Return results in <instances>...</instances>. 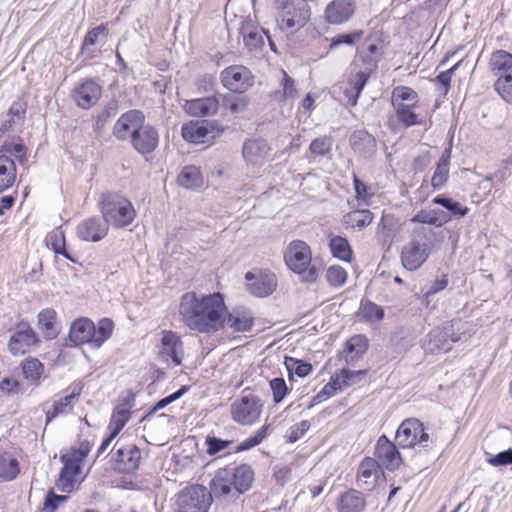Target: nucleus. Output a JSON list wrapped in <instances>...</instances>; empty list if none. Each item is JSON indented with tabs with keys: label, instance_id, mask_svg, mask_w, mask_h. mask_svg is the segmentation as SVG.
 I'll use <instances>...</instances> for the list:
<instances>
[{
	"label": "nucleus",
	"instance_id": "28",
	"mask_svg": "<svg viewBox=\"0 0 512 512\" xmlns=\"http://www.w3.org/2000/svg\"><path fill=\"white\" fill-rule=\"evenodd\" d=\"M336 508L338 512H363L366 508L365 496L356 489H349L339 495Z\"/></svg>",
	"mask_w": 512,
	"mask_h": 512
},
{
	"label": "nucleus",
	"instance_id": "30",
	"mask_svg": "<svg viewBox=\"0 0 512 512\" xmlns=\"http://www.w3.org/2000/svg\"><path fill=\"white\" fill-rule=\"evenodd\" d=\"M271 150L270 145L264 139L247 140L242 149L244 159L250 164H258L265 160Z\"/></svg>",
	"mask_w": 512,
	"mask_h": 512
},
{
	"label": "nucleus",
	"instance_id": "36",
	"mask_svg": "<svg viewBox=\"0 0 512 512\" xmlns=\"http://www.w3.org/2000/svg\"><path fill=\"white\" fill-rule=\"evenodd\" d=\"M80 392V389L76 390V388H74L70 394L63 396L58 400H54L52 408L46 411V423L51 422L60 415L70 413L75 401L80 396Z\"/></svg>",
	"mask_w": 512,
	"mask_h": 512
},
{
	"label": "nucleus",
	"instance_id": "62",
	"mask_svg": "<svg viewBox=\"0 0 512 512\" xmlns=\"http://www.w3.org/2000/svg\"><path fill=\"white\" fill-rule=\"evenodd\" d=\"M332 145L333 140L330 136H321L310 143L309 150L314 156H325L331 151Z\"/></svg>",
	"mask_w": 512,
	"mask_h": 512
},
{
	"label": "nucleus",
	"instance_id": "11",
	"mask_svg": "<svg viewBox=\"0 0 512 512\" xmlns=\"http://www.w3.org/2000/svg\"><path fill=\"white\" fill-rule=\"evenodd\" d=\"M460 336L455 334L453 324H447L443 327L433 328L423 341V349L431 354L448 352L452 344L459 341Z\"/></svg>",
	"mask_w": 512,
	"mask_h": 512
},
{
	"label": "nucleus",
	"instance_id": "10",
	"mask_svg": "<svg viewBox=\"0 0 512 512\" xmlns=\"http://www.w3.org/2000/svg\"><path fill=\"white\" fill-rule=\"evenodd\" d=\"M263 401L256 395H243L231 404V417L240 425H252L260 417Z\"/></svg>",
	"mask_w": 512,
	"mask_h": 512
},
{
	"label": "nucleus",
	"instance_id": "1",
	"mask_svg": "<svg viewBox=\"0 0 512 512\" xmlns=\"http://www.w3.org/2000/svg\"><path fill=\"white\" fill-rule=\"evenodd\" d=\"M225 311V302L220 293L199 295L187 292L181 296L179 314L190 330L199 333L219 330L224 326Z\"/></svg>",
	"mask_w": 512,
	"mask_h": 512
},
{
	"label": "nucleus",
	"instance_id": "33",
	"mask_svg": "<svg viewBox=\"0 0 512 512\" xmlns=\"http://www.w3.org/2000/svg\"><path fill=\"white\" fill-rule=\"evenodd\" d=\"M451 158L452 144L450 143L442 152L432 175L431 186L434 190H440L446 184L449 177Z\"/></svg>",
	"mask_w": 512,
	"mask_h": 512
},
{
	"label": "nucleus",
	"instance_id": "9",
	"mask_svg": "<svg viewBox=\"0 0 512 512\" xmlns=\"http://www.w3.org/2000/svg\"><path fill=\"white\" fill-rule=\"evenodd\" d=\"M224 127L216 120H197L186 123L181 128L184 140L194 143H206L220 137Z\"/></svg>",
	"mask_w": 512,
	"mask_h": 512
},
{
	"label": "nucleus",
	"instance_id": "25",
	"mask_svg": "<svg viewBox=\"0 0 512 512\" xmlns=\"http://www.w3.org/2000/svg\"><path fill=\"white\" fill-rule=\"evenodd\" d=\"M371 73L369 70L360 69L352 71L348 77V87L344 90V96L350 106H355L358 99L366 86Z\"/></svg>",
	"mask_w": 512,
	"mask_h": 512
},
{
	"label": "nucleus",
	"instance_id": "31",
	"mask_svg": "<svg viewBox=\"0 0 512 512\" xmlns=\"http://www.w3.org/2000/svg\"><path fill=\"white\" fill-rule=\"evenodd\" d=\"M37 327L46 340L56 339L60 333L56 311L52 308L42 309L37 315Z\"/></svg>",
	"mask_w": 512,
	"mask_h": 512
},
{
	"label": "nucleus",
	"instance_id": "45",
	"mask_svg": "<svg viewBox=\"0 0 512 512\" xmlns=\"http://www.w3.org/2000/svg\"><path fill=\"white\" fill-rule=\"evenodd\" d=\"M15 161L4 155H0V193L9 189L16 180Z\"/></svg>",
	"mask_w": 512,
	"mask_h": 512
},
{
	"label": "nucleus",
	"instance_id": "23",
	"mask_svg": "<svg viewBox=\"0 0 512 512\" xmlns=\"http://www.w3.org/2000/svg\"><path fill=\"white\" fill-rule=\"evenodd\" d=\"M354 11V0H333L325 9V17L331 24H342L352 17Z\"/></svg>",
	"mask_w": 512,
	"mask_h": 512
},
{
	"label": "nucleus",
	"instance_id": "57",
	"mask_svg": "<svg viewBox=\"0 0 512 512\" xmlns=\"http://www.w3.org/2000/svg\"><path fill=\"white\" fill-rule=\"evenodd\" d=\"M334 374L339 377V382H341V386L344 389L361 381V379L367 374V370L352 371L347 367H344L339 373Z\"/></svg>",
	"mask_w": 512,
	"mask_h": 512
},
{
	"label": "nucleus",
	"instance_id": "55",
	"mask_svg": "<svg viewBox=\"0 0 512 512\" xmlns=\"http://www.w3.org/2000/svg\"><path fill=\"white\" fill-rule=\"evenodd\" d=\"M189 390V386L182 385L177 391L174 393L160 399L156 402V404L149 409V411L142 417L141 421H145L149 419L153 414H155L157 411L164 409L169 404L175 402L176 400L180 399L184 394L187 393Z\"/></svg>",
	"mask_w": 512,
	"mask_h": 512
},
{
	"label": "nucleus",
	"instance_id": "60",
	"mask_svg": "<svg viewBox=\"0 0 512 512\" xmlns=\"http://www.w3.org/2000/svg\"><path fill=\"white\" fill-rule=\"evenodd\" d=\"M494 88L504 101L512 104V74L497 78Z\"/></svg>",
	"mask_w": 512,
	"mask_h": 512
},
{
	"label": "nucleus",
	"instance_id": "51",
	"mask_svg": "<svg viewBox=\"0 0 512 512\" xmlns=\"http://www.w3.org/2000/svg\"><path fill=\"white\" fill-rule=\"evenodd\" d=\"M342 390L343 388L341 386V382H339V377L333 374L330 377L329 382L325 384L324 387L315 396H313L311 403L308 407L311 408L313 406H316L333 397Z\"/></svg>",
	"mask_w": 512,
	"mask_h": 512
},
{
	"label": "nucleus",
	"instance_id": "3",
	"mask_svg": "<svg viewBox=\"0 0 512 512\" xmlns=\"http://www.w3.org/2000/svg\"><path fill=\"white\" fill-rule=\"evenodd\" d=\"M98 205L105 222L116 229L128 227L137 215L132 202L117 192L102 193Z\"/></svg>",
	"mask_w": 512,
	"mask_h": 512
},
{
	"label": "nucleus",
	"instance_id": "54",
	"mask_svg": "<svg viewBox=\"0 0 512 512\" xmlns=\"http://www.w3.org/2000/svg\"><path fill=\"white\" fill-rule=\"evenodd\" d=\"M0 155L10 158L14 156L20 164L27 162V148L21 141L18 143L5 141L0 146Z\"/></svg>",
	"mask_w": 512,
	"mask_h": 512
},
{
	"label": "nucleus",
	"instance_id": "27",
	"mask_svg": "<svg viewBox=\"0 0 512 512\" xmlns=\"http://www.w3.org/2000/svg\"><path fill=\"white\" fill-rule=\"evenodd\" d=\"M368 349V339L363 334H357L348 339L345 348L341 353V358L348 365H353L361 359Z\"/></svg>",
	"mask_w": 512,
	"mask_h": 512
},
{
	"label": "nucleus",
	"instance_id": "47",
	"mask_svg": "<svg viewBox=\"0 0 512 512\" xmlns=\"http://www.w3.org/2000/svg\"><path fill=\"white\" fill-rule=\"evenodd\" d=\"M20 473L19 462L9 452H0V479L12 481Z\"/></svg>",
	"mask_w": 512,
	"mask_h": 512
},
{
	"label": "nucleus",
	"instance_id": "44",
	"mask_svg": "<svg viewBox=\"0 0 512 512\" xmlns=\"http://www.w3.org/2000/svg\"><path fill=\"white\" fill-rule=\"evenodd\" d=\"M329 249L334 258L350 263L353 259V250L346 237L332 236L329 239Z\"/></svg>",
	"mask_w": 512,
	"mask_h": 512
},
{
	"label": "nucleus",
	"instance_id": "4",
	"mask_svg": "<svg viewBox=\"0 0 512 512\" xmlns=\"http://www.w3.org/2000/svg\"><path fill=\"white\" fill-rule=\"evenodd\" d=\"M114 323L109 318H102L97 325L89 318H79L72 322L69 339L75 345L89 344L100 348L112 335Z\"/></svg>",
	"mask_w": 512,
	"mask_h": 512
},
{
	"label": "nucleus",
	"instance_id": "53",
	"mask_svg": "<svg viewBox=\"0 0 512 512\" xmlns=\"http://www.w3.org/2000/svg\"><path fill=\"white\" fill-rule=\"evenodd\" d=\"M284 365L288 371L290 379L292 378L293 375H297L300 378L306 377L313 370V366L311 363L291 356L285 357Z\"/></svg>",
	"mask_w": 512,
	"mask_h": 512
},
{
	"label": "nucleus",
	"instance_id": "15",
	"mask_svg": "<svg viewBox=\"0 0 512 512\" xmlns=\"http://www.w3.org/2000/svg\"><path fill=\"white\" fill-rule=\"evenodd\" d=\"M249 292L257 297L271 295L277 287V279L270 271L247 272L245 274Z\"/></svg>",
	"mask_w": 512,
	"mask_h": 512
},
{
	"label": "nucleus",
	"instance_id": "64",
	"mask_svg": "<svg viewBox=\"0 0 512 512\" xmlns=\"http://www.w3.org/2000/svg\"><path fill=\"white\" fill-rule=\"evenodd\" d=\"M310 428V422L308 420H302L292 425L286 434L288 443H295L301 439Z\"/></svg>",
	"mask_w": 512,
	"mask_h": 512
},
{
	"label": "nucleus",
	"instance_id": "38",
	"mask_svg": "<svg viewBox=\"0 0 512 512\" xmlns=\"http://www.w3.org/2000/svg\"><path fill=\"white\" fill-rule=\"evenodd\" d=\"M253 324V314L247 309H234L229 313L227 319H224V325H227L236 332L250 331Z\"/></svg>",
	"mask_w": 512,
	"mask_h": 512
},
{
	"label": "nucleus",
	"instance_id": "21",
	"mask_svg": "<svg viewBox=\"0 0 512 512\" xmlns=\"http://www.w3.org/2000/svg\"><path fill=\"white\" fill-rule=\"evenodd\" d=\"M140 449L135 444H126L117 448L114 460L116 468L123 473H132L139 467Z\"/></svg>",
	"mask_w": 512,
	"mask_h": 512
},
{
	"label": "nucleus",
	"instance_id": "59",
	"mask_svg": "<svg viewBox=\"0 0 512 512\" xmlns=\"http://www.w3.org/2000/svg\"><path fill=\"white\" fill-rule=\"evenodd\" d=\"M246 96H236L233 94H226L222 98V106L229 110L231 113H238L243 111L248 105Z\"/></svg>",
	"mask_w": 512,
	"mask_h": 512
},
{
	"label": "nucleus",
	"instance_id": "46",
	"mask_svg": "<svg viewBox=\"0 0 512 512\" xmlns=\"http://www.w3.org/2000/svg\"><path fill=\"white\" fill-rule=\"evenodd\" d=\"M360 321L375 323L383 320L385 313L381 306L368 299H363L357 312Z\"/></svg>",
	"mask_w": 512,
	"mask_h": 512
},
{
	"label": "nucleus",
	"instance_id": "40",
	"mask_svg": "<svg viewBox=\"0 0 512 512\" xmlns=\"http://www.w3.org/2000/svg\"><path fill=\"white\" fill-rule=\"evenodd\" d=\"M63 467L59 474V481L63 488L73 486L75 477L81 472V461L72 455H62Z\"/></svg>",
	"mask_w": 512,
	"mask_h": 512
},
{
	"label": "nucleus",
	"instance_id": "48",
	"mask_svg": "<svg viewBox=\"0 0 512 512\" xmlns=\"http://www.w3.org/2000/svg\"><path fill=\"white\" fill-rule=\"evenodd\" d=\"M177 181L180 186L187 189L199 188L203 183L201 171L194 165L185 166L178 175Z\"/></svg>",
	"mask_w": 512,
	"mask_h": 512
},
{
	"label": "nucleus",
	"instance_id": "50",
	"mask_svg": "<svg viewBox=\"0 0 512 512\" xmlns=\"http://www.w3.org/2000/svg\"><path fill=\"white\" fill-rule=\"evenodd\" d=\"M417 105L413 104H397L393 107L396 118L399 123L404 127L409 128L415 125H421L423 122L419 119L418 115L413 111Z\"/></svg>",
	"mask_w": 512,
	"mask_h": 512
},
{
	"label": "nucleus",
	"instance_id": "13",
	"mask_svg": "<svg viewBox=\"0 0 512 512\" xmlns=\"http://www.w3.org/2000/svg\"><path fill=\"white\" fill-rule=\"evenodd\" d=\"M221 82L231 92L242 94L253 85L254 79L248 68L233 65L221 72Z\"/></svg>",
	"mask_w": 512,
	"mask_h": 512
},
{
	"label": "nucleus",
	"instance_id": "5",
	"mask_svg": "<svg viewBox=\"0 0 512 512\" xmlns=\"http://www.w3.org/2000/svg\"><path fill=\"white\" fill-rule=\"evenodd\" d=\"M277 23L285 32H296L304 27L311 17V8L306 0H275Z\"/></svg>",
	"mask_w": 512,
	"mask_h": 512
},
{
	"label": "nucleus",
	"instance_id": "39",
	"mask_svg": "<svg viewBox=\"0 0 512 512\" xmlns=\"http://www.w3.org/2000/svg\"><path fill=\"white\" fill-rule=\"evenodd\" d=\"M489 66L491 72L498 78L512 74V54L502 49L494 51L491 54Z\"/></svg>",
	"mask_w": 512,
	"mask_h": 512
},
{
	"label": "nucleus",
	"instance_id": "20",
	"mask_svg": "<svg viewBox=\"0 0 512 512\" xmlns=\"http://www.w3.org/2000/svg\"><path fill=\"white\" fill-rule=\"evenodd\" d=\"M109 226L102 218L90 217L77 226V236L87 242H98L108 234Z\"/></svg>",
	"mask_w": 512,
	"mask_h": 512
},
{
	"label": "nucleus",
	"instance_id": "2",
	"mask_svg": "<svg viewBox=\"0 0 512 512\" xmlns=\"http://www.w3.org/2000/svg\"><path fill=\"white\" fill-rule=\"evenodd\" d=\"M113 136L119 141H129L133 149L143 157L152 154L158 147V130L146 123L142 111L131 109L123 113L115 122Z\"/></svg>",
	"mask_w": 512,
	"mask_h": 512
},
{
	"label": "nucleus",
	"instance_id": "12",
	"mask_svg": "<svg viewBox=\"0 0 512 512\" xmlns=\"http://www.w3.org/2000/svg\"><path fill=\"white\" fill-rule=\"evenodd\" d=\"M431 253L430 243L426 239L414 238L401 252V261L405 269L415 271L422 266Z\"/></svg>",
	"mask_w": 512,
	"mask_h": 512
},
{
	"label": "nucleus",
	"instance_id": "17",
	"mask_svg": "<svg viewBox=\"0 0 512 512\" xmlns=\"http://www.w3.org/2000/svg\"><path fill=\"white\" fill-rule=\"evenodd\" d=\"M383 470L379 462L371 457H365L359 464L356 483L363 490L371 491L376 486Z\"/></svg>",
	"mask_w": 512,
	"mask_h": 512
},
{
	"label": "nucleus",
	"instance_id": "22",
	"mask_svg": "<svg viewBox=\"0 0 512 512\" xmlns=\"http://www.w3.org/2000/svg\"><path fill=\"white\" fill-rule=\"evenodd\" d=\"M349 143L356 155L364 159H370L376 153V139L365 130L354 131L349 138Z\"/></svg>",
	"mask_w": 512,
	"mask_h": 512
},
{
	"label": "nucleus",
	"instance_id": "32",
	"mask_svg": "<svg viewBox=\"0 0 512 512\" xmlns=\"http://www.w3.org/2000/svg\"><path fill=\"white\" fill-rule=\"evenodd\" d=\"M230 479L237 496H239L251 488L254 481V471L250 465L241 464L230 469Z\"/></svg>",
	"mask_w": 512,
	"mask_h": 512
},
{
	"label": "nucleus",
	"instance_id": "26",
	"mask_svg": "<svg viewBox=\"0 0 512 512\" xmlns=\"http://www.w3.org/2000/svg\"><path fill=\"white\" fill-rule=\"evenodd\" d=\"M219 108V101L215 96H208L187 100L184 109L187 114L193 117H206L214 115Z\"/></svg>",
	"mask_w": 512,
	"mask_h": 512
},
{
	"label": "nucleus",
	"instance_id": "7",
	"mask_svg": "<svg viewBox=\"0 0 512 512\" xmlns=\"http://www.w3.org/2000/svg\"><path fill=\"white\" fill-rule=\"evenodd\" d=\"M211 494L202 485L185 487L177 494L174 512H208Z\"/></svg>",
	"mask_w": 512,
	"mask_h": 512
},
{
	"label": "nucleus",
	"instance_id": "35",
	"mask_svg": "<svg viewBox=\"0 0 512 512\" xmlns=\"http://www.w3.org/2000/svg\"><path fill=\"white\" fill-rule=\"evenodd\" d=\"M133 400L125 399L123 403L117 405L110 417L108 430L112 435L117 436L130 420Z\"/></svg>",
	"mask_w": 512,
	"mask_h": 512
},
{
	"label": "nucleus",
	"instance_id": "52",
	"mask_svg": "<svg viewBox=\"0 0 512 512\" xmlns=\"http://www.w3.org/2000/svg\"><path fill=\"white\" fill-rule=\"evenodd\" d=\"M419 97L417 92L408 86H396L392 90L391 104L396 107L397 104L417 105Z\"/></svg>",
	"mask_w": 512,
	"mask_h": 512
},
{
	"label": "nucleus",
	"instance_id": "16",
	"mask_svg": "<svg viewBox=\"0 0 512 512\" xmlns=\"http://www.w3.org/2000/svg\"><path fill=\"white\" fill-rule=\"evenodd\" d=\"M183 355V342L181 338L171 330H163L159 347L160 358L163 361H171L174 366H179L182 363Z\"/></svg>",
	"mask_w": 512,
	"mask_h": 512
},
{
	"label": "nucleus",
	"instance_id": "18",
	"mask_svg": "<svg viewBox=\"0 0 512 512\" xmlns=\"http://www.w3.org/2000/svg\"><path fill=\"white\" fill-rule=\"evenodd\" d=\"M102 95L101 86L94 79H86L72 91V98L82 109H90Z\"/></svg>",
	"mask_w": 512,
	"mask_h": 512
},
{
	"label": "nucleus",
	"instance_id": "49",
	"mask_svg": "<svg viewBox=\"0 0 512 512\" xmlns=\"http://www.w3.org/2000/svg\"><path fill=\"white\" fill-rule=\"evenodd\" d=\"M22 374L32 385L38 386L44 371V365L37 358H28L21 364Z\"/></svg>",
	"mask_w": 512,
	"mask_h": 512
},
{
	"label": "nucleus",
	"instance_id": "14",
	"mask_svg": "<svg viewBox=\"0 0 512 512\" xmlns=\"http://www.w3.org/2000/svg\"><path fill=\"white\" fill-rule=\"evenodd\" d=\"M39 339L28 323H19L16 331L8 342V350L12 355H24L30 352L31 347L37 345Z\"/></svg>",
	"mask_w": 512,
	"mask_h": 512
},
{
	"label": "nucleus",
	"instance_id": "6",
	"mask_svg": "<svg viewBox=\"0 0 512 512\" xmlns=\"http://www.w3.org/2000/svg\"><path fill=\"white\" fill-rule=\"evenodd\" d=\"M287 267L301 276L303 282L314 283L318 278V269L312 264V255L309 245L302 240L289 243L284 253Z\"/></svg>",
	"mask_w": 512,
	"mask_h": 512
},
{
	"label": "nucleus",
	"instance_id": "42",
	"mask_svg": "<svg viewBox=\"0 0 512 512\" xmlns=\"http://www.w3.org/2000/svg\"><path fill=\"white\" fill-rule=\"evenodd\" d=\"M432 203L443 207L454 218H463L469 213V208L462 205L459 201L448 197L444 194H439L432 199Z\"/></svg>",
	"mask_w": 512,
	"mask_h": 512
},
{
	"label": "nucleus",
	"instance_id": "37",
	"mask_svg": "<svg viewBox=\"0 0 512 512\" xmlns=\"http://www.w3.org/2000/svg\"><path fill=\"white\" fill-rule=\"evenodd\" d=\"M397 221L391 214H384L378 224L376 239L378 243L389 249L396 234Z\"/></svg>",
	"mask_w": 512,
	"mask_h": 512
},
{
	"label": "nucleus",
	"instance_id": "43",
	"mask_svg": "<svg viewBox=\"0 0 512 512\" xmlns=\"http://www.w3.org/2000/svg\"><path fill=\"white\" fill-rule=\"evenodd\" d=\"M412 221L441 227L451 221V216L441 209L421 210L413 217Z\"/></svg>",
	"mask_w": 512,
	"mask_h": 512
},
{
	"label": "nucleus",
	"instance_id": "41",
	"mask_svg": "<svg viewBox=\"0 0 512 512\" xmlns=\"http://www.w3.org/2000/svg\"><path fill=\"white\" fill-rule=\"evenodd\" d=\"M374 218V214L368 209H355L348 212L343 217V224L346 228L361 231L369 226Z\"/></svg>",
	"mask_w": 512,
	"mask_h": 512
},
{
	"label": "nucleus",
	"instance_id": "29",
	"mask_svg": "<svg viewBox=\"0 0 512 512\" xmlns=\"http://www.w3.org/2000/svg\"><path fill=\"white\" fill-rule=\"evenodd\" d=\"M382 57L381 46L379 43L374 41H366L359 49L357 59L354 63L357 66V62L361 61L364 69L373 72Z\"/></svg>",
	"mask_w": 512,
	"mask_h": 512
},
{
	"label": "nucleus",
	"instance_id": "63",
	"mask_svg": "<svg viewBox=\"0 0 512 512\" xmlns=\"http://www.w3.org/2000/svg\"><path fill=\"white\" fill-rule=\"evenodd\" d=\"M205 444L207 446V453L210 456H215L220 452L224 451L231 444V440H223L221 438H217L215 436H207L205 440Z\"/></svg>",
	"mask_w": 512,
	"mask_h": 512
},
{
	"label": "nucleus",
	"instance_id": "8",
	"mask_svg": "<svg viewBox=\"0 0 512 512\" xmlns=\"http://www.w3.org/2000/svg\"><path fill=\"white\" fill-rule=\"evenodd\" d=\"M395 439L397 445L402 449H410L415 446L426 448L432 443L424 424L417 418L405 419L398 427Z\"/></svg>",
	"mask_w": 512,
	"mask_h": 512
},
{
	"label": "nucleus",
	"instance_id": "58",
	"mask_svg": "<svg viewBox=\"0 0 512 512\" xmlns=\"http://www.w3.org/2000/svg\"><path fill=\"white\" fill-rule=\"evenodd\" d=\"M347 271L340 265H332L326 271V280L330 286L341 287L347 281Z\"/></svg>",
	"mask_w": 512,
	"mask_h": 512
},
{
	"label": "nucleus",
	"instance_id": "34",
	"mask_svg": "<svg viewBox=\"0 0 512 512\" xmlns=\"http://www.w3.org/2000/svg\"><path fill=\"white\" fill-rule=\"evenodd\" d=\"M211 501L213 498L222 499L231 494L233 484L230 479V469L225 468L217 471L213 479L210 481Z\"/></svg>",
	"mask_w": 512,
	"mask_h": 512
},
{
	"label": "nucleus",
	"instance_id": "56",
	"mask_svg": "<svg viewBox=\"0 0 512 512\" xmlns=\"http://www.w3.org/2000/svg\"><path fill=\"white\" fill-rule=\"evenodd\" d=\"M363 35L364 32L362 30L337 34L330 39L329 49L333 50L340 45L353 46L362 39Z\"/></svg>",
	"mask_w": 512,
	"mask_h": 512
},
{
	"label": "nucleus",
	"instance_id": "24",
	"mask_svg": "<svg viewBox=\"0 0 512 512\" xmlns=\"http://www.w3.org/2000/svg\"><path fill=\"white\" fill-rule=\"evenodd\" d=\"M267 30L257 26L251 19L242 21L240 34L243 37L245 46L250 50H259L265 44Z\"/></svg>",
	"mask_w": 512,
	"mask_h": 512
},
{
	"label": "nucleus",
	"instance_id": "19",
	"mask_svg": "<svg viewBox=\"0 0 512 512\" xmlns=\"http://www.w3.org/2000/svg\"><path fill=\"white\" fill-rule=\"evenodd\" d=\"M374 455L378 459L377 461L381 462L390 471L398 469L402 463L397 446L384 434L377 440Z\"/></svg>",
	"mask_w": 512,
	"mask_h": 512
},
{
	"label": "nucleus",
	"instance_id": "61",
	"mask_svg": "<svg viewBox=\"0 0 512 512\" xmlns=\"http://www.w3.org/2000/svg\"><path fill=\"white\" fill-rule=\"evenodd\" d=\"M269 386L272 391L273 401L275 404L282 402L290 391L286 381L282 377L271 379L269 381Z\"/></svg>",
	"mask_w": 512,
	"mask_h": 512
}]
</instances>
